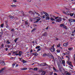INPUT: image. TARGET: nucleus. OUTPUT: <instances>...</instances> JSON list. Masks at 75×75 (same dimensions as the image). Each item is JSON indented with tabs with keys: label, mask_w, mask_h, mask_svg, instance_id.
<instances>
[{
	"label": "nucleus",
	"mask_w": 75,
	"mask_h": 75,
	"mask_svg": "<svg viewBox=\"0 0 75 75\" xmlns=\"http://www.w3.org/2000/svg\"><path fill=\"white\" fill-rule=\"evenodd\" d=\"M46 64L45 63H43L40 64L41 66H45L46 65Z\"/></svg>",
	"instance_id": "ddd939ff"
},
{
	"label": "nucleus",
	"mask_w": 75,
	"mask_h": 75,
	"mask_svg": "<svg viewBox=\"0 0 75 75\" xmlns=\"http://www.w3.org/2000/svg\"><path fill=\"white\" fill-rule=\"evenodd\" d=\"M6 43L7 44H10V42L9 41V40H8L7 41H6Z\"/></svg>",
	"instance_id": "aec40b11"
},
{
	"label": "nucleus",
	"mask_w": 75,
	"mask_h": 75,
	"mask_svg": "<svg viewBox=\"0 0 75 75\" xmlns=\"http://www.w3.org/2000/svg\"><path fill=\"white\" fill-rule=\"evenodd\" d=\"M56 22H61L62 21V18L60 17L56 20Z\"/></svg>",
	"instance_id": "7ed1b4c3"
},
{
	"label": "nucleus",
	"mask_w": 75,
	"mask_h": 75,
	"mask_svg": "<svg viewBox=\"0 0 75 75\" xmlns=\"http://www.w3.org/2000/svg\"><path fill=\"white\" fill-rule=\"evenodd\" d=\"M23 63H26V61H25L24 60H23Z\"/></svg>",
	"instance_id": "e433bc0d"
},
{
	"label": "nucleus",
	"mask_w": 75,
	"mask_h": 75,
	"mask_svg": "<svg viewBox=\"0 0 75 75\" xmlns=\"http://www.w3.org/2000/svg\"><path fill=\"white\" fill-rule=\"evenodd\" d=\"M57 52H60V50H57Z\"/></svg>",
	"instance_id": "79ce46f5"
},
{
	"label": "nucleus",
	"mask_w": 75,
	"mask_h": 75,
	"mask_svg": "<svg viewBox=\"0 0 75 75\" xmlns=\"http://www.w3.org/2000/svg\"><path fill=\"white\" fill-rule=\"evenodd\" d=\"M58 58L59 59V61H62V58H61V57H58Z\"/></svg>",
	"instance_id": "2eb2a0df"
},
{
	"label": "nucleus",
	"mask_w": 75,
	"mask_h": 75,
	"mask_svg": "<svg viewBox=\"0 0 75 75\" xmlns=\"http://www.w3.org/2000/svg\"><path fill=\"white\" fill-rule=\"evenodd\" d=\"M64 24L63 23L60 25V27H64Z\"/></svg>",
	"instance_id": "a211bd4d"
},
{
	"label": "nucleus",
	"mask_w": 75,
	"mask_h": 75,
	"mask_svg": "<svg viewBox=\"0 0 75 75\" xmlns=\"http://www.w3.org/2000/svg\"><path fill=\"white\" fill-rule=\"evenodd\" d=\"M34 30H35V28H34L33 30H32L31 31V32L34 31Z\"/></svg>",
	"instance_id": "de8ad7c7"
},
{
	"label": "nucleus",
	"mask_w": 75,
	"mask_h": 75,
	"mask_svg": "<svg viewBox=\"0 0 75 75\" xmlns=\"http://www.w3.org/2000/svg\"><path fill=\"white\" fill-rule=\"evenodd\" d=\"M49 56L50 58H54V57L50 53L49 54Z\"/></svg>",
	"instance_id": "0eeeda50"
},
{
	"label": "nucleus",
	"mask_w": 75,
	"mask_h": 75,
	"mask_svg": "<svg viewBox=\"0 0 75 75\" xmlns=\"http://www.w3.org/2000/svg\"><path fill=\"white\" fill-rule=\"evenodd\" d=\"M40 47L39 46H38L36 47V49H38V48H39Z\"/></svg>",
	"instance_id": "72a5a7b5"
},
{
	"label": "nucleus",
	"mask_w": 75,
	"mask_h": 75,
	"mask_svg": "<svg viewBox=\"0 0 75 75\" xmlns=\"http://www.w3.org/2000/svg\"><path fill=\"white\" fill-rule=\"evenodd\" d=\"M6 68H2L0 70V73H1L3 71H4V70H5Z\"/></svg>",
	"instance_id": "9d476101"
},
{
	"label": "nucleus",
	"mask_w": 75,
	"mask_h": 75,
	"mask_svg": "<svg viewBox=\"0 0 75 75\" xmlns=\"http://www.w3.org/2000/svg\"><path fill=\"white\" fill-rule=\"evenodd\" d=\"M15 55H18V54H17V53H16V54H15Z\"/></svg>",
	"instance_id": "e2e57ef3"
},
{
	"label": "nucleus",
	"mask_w": 75,
	"mask_h": 75,
	"mask_svg": "<svg viewBox=\"0 0 75 75\" xmlns=\"http://www.w3.org/2000/svg\"><path fill=\"white\" fill-rule=\"evenodd\" d=\"M59 18V17H55V19L56 20H57V18Z\"/></svg>",
	"instance_id": "c03bdc74"
},
{
	"label": "nucleus",
	"mask_w": 75,
	"mask_h": 75,
	"mask_svg": "<svg viewBox=\"0 0 75 75\" xmlns=\"http://www.w3.org/2000/svg\"><path fill=\"white\" fill-rule=\"evenodd\" d=\"M60 45H61L60 43L59 44L57 45V47H61Z\"/></svg>",
	"instance_id": "c85d7f7f"
},
{
	"label": "nucleus",
	"mask_w": 75,
	"mask_h": 75,
	"mask_svg": "<svg viewBox=\"0 0 75 75\" xmlns=\"http://www.w3.org/2000/svg\"><path fill=\"white\" fill-rule=\"evenodd\" d=\"M12 7H17V6L16 5H11Z\"/></svg>",
	"instance_id": "bb28decb"
},
{
	"label": "nucleus",
	"mask_w": 75,
	"mask_h": 75,
	"mask_svg": "<svg viewBox=\"0 0 75 75\" xmlns=\"http://www.w3.org/2000/svg\"><path fill=\"white\" fill-rule=\"evenodd\" d=\"M25 24H26V25H28V22H27V21H25Z\"/></svg>",
	"instance_id": "a19ab883"
},
{
	"label": "nucleus",
	"mask_w": 75,
	"mask_h": 75,
	"mask_svg": "<svg viewBox=\"0 0 75 75\" xmlns=\"http://www.w3.org/2000/svg\"><path fill=\"white\" fill-rule=\"evenodd\" d=\"M34 71H37V68H35L34 69Z\"/></svg>",
	"instance_id": "7c9ffc66"
},
{
	"label": "nucleus",
	"mask_w": 75,
	"mask_h": 75,
	"mask_svg": "<svg viewBox=\"0 0 75 75\" xmlns=\"http://www.w3.org/2000/svg\"><path fill=\"white\" fill-rule=\"evenodd\" d=\"M33 52V50H30V53H31Z\"/></svg>",
	"instance_id": "13d9d810"
},
{
	"label": "nucleus",
	"mask_w": 75,
	"mask_h": 75,
	"mask_svg": "<svg viewBox=\"0 0 75 75\" xmlns=\"http://www.w3.org/2000/svg\"><path fill=\"white\" fill-rule=\"evenodd\" d=\"M69 21L70 23H72V22H75V19L70 18L69 19Z\"/></svg>",
	"instance_id": "20e7f679"
},
{
	"label": "nucleus",
	"mask_w": 75,
	"mask_h": 75,
	"mask_svg": "<svg viewBox=\"0 0 75 75\" xmlns=\"http://www.w3.org/2000/svg\"><path fill=\"white\" fill-rule=\"evenodd\" d=\"M40 20H41V18H38L37 19V21L34 22V23H38V21H39Z\"/></svg>",
	"instance_id": "1a4fd4ad"
},
{
	"label": "nucleus",
	"mask_w": 75,
	"mask_h": 75,
	"mask_svg": "<svg viewBox=\"0 0 75 75\" xmlns=\"http://www.w3.org/2000/svg\"><path fill=\"white\" fill-rule=\"evenodd\" d=\"M33 54L34 55H35V56H36L38 55V54H37V53H33Z\"/></svg>",
	"instance_id": "412c9836"
},
{
	"label": "nucleus",
	"mask_w": 75,
	"mask_h": 75,
	"mask_svg": "<svg viewBox=\"0 0 75 75\" xmlns=\"http://www.w3.org/2000/svg\"><path fill=\"white\" fill-rule=\"evenodd\" d=\"M53 69H54V70L55 71V72H57L58 70H56V69H55V67H53Z\"/></svg>",
	"instance_id": "6ab92c4d"
},
{
	"label": "nucleus",
	"mask_w": 75,
	"mask_h": 75,
	"mask_svg": "<svg viewBox=\"0 0 75 75\" xmlns=\"http://www.w3.org/2000/svg\"><path fill=\"white\" fill-rule=\"evenodd\" d=\"M75 32V30H74L72 32V33H74Z\"/></svg>",
	"instance_id": "680f3d73"
},
{
	"label": "nucleus",
	"mask_w": 75,
	"mask_h": 75,
	"mask_svg": "<svg viewBox=\"0 0 75 75\" xmlns=\"http://www.w3.org/2000/svg\"><path fill=\"white\" fill-rule=\"evenodd\" d=\"M42 75H47V74H46L45 71H43L42 73Z\"/></svg>",
	"instance_id": "6e6552de"
},
{
	"label": "nucleus",
	"mask_w": 75,
	"mask_h": 75,
	"mask_svg": "<svg viewBox=\"0 0 75 75\" xmlns=\"http://www.w3.org/2000/svg\"><path fill=\"white\" fill-rule=\"evenodd\" d=\"M3 25H4V23H3L1 24V27H2V28L3 27Z\"/></svg>",
	"instance_id": "473e14b6"
},
{
	"label": "nucleus",
	"mask_w": 75,
	"mask_h": 75,
	"mask_svg": "<svg viewBox=\"0 0 75 75\" xmlns=\"http://www.w3.org/2000/svg\"><path fill=\"white\" fill-rule=\"evenodd\" d=\"M6 28H8V25L7 24H6Z\"/></svg>",
	"instance_id": "8fccbe9b"
},
{
	"label": "nucleus",
	"mask_w": 75,
	"mask_h": 75,
	"mask_svg": "<svg viewBox=\"0 0 75 75\" xmlns=\"http://www.w3.org/2000/svg\"><path fill=\"white\" fill-rule=\"evenodd\" d=\"M70 14H71V12H70V11H68L67 12V15H70Z\"/></svg>",
	"instance_id": "a878e982"
},
{
	"label": "nucleus",
	"mask_w": 75,
	"mask_h": 75,
	"mask_svg": "<svg viewBox=\"0 0 75 75\" xmlns=\"http://www.w3.org/2000/svg\"><path fill=\"white\" fill-rule=\"evenodd\" d=\"M63 54H64V55H69V53L67 52H66L65 53H64Z\"/></svg>",
	"instance_id": "b1692460"
},
{
	"label": "nucleus",
	"mask_w": 75,
	"mask_h": 75,
	"mask_svg": "<svg viewBox=\"0 0 75 75\" xmlns=\"http://www.w3.org/2000/svg\"><path fill=\"white\" fill-rule=\"evenodd\" d=\"M62 12L64 14H67V13L66 12H65L63 11Z\"/></svg>",
	"instance_id": "c756f323"
},
{
	"label": "nucleus",
	"mask_w": 75,
	"mask_h": 75,
	"mask_svg": "<svg viewBox=\"0 0 75 75\" xmlns=\"http://www.w3.org/2000/svg\"><path fill=\"white\" fill-rule=\"evenodd\" d=\"M55 40H58V38H56V39H55Z\"/></svg>",
	"instance_id": "0e129e2a"
},
{
	"label": "nucleus",
	"mask_w": 75,
	"mask_h": 75,
	"mask_svg": "<svg viewBox=\"0 0 75 75\" xmlns=\"http://www.w3.org/2000/svg\"><path fill=\"white\" fill-rule=\"evenodd\" d=\"M27 69V68H22V70H26Z\"/></svg>",
	"instance_id": "393cba45"
},
{
	"label": "nucleus",
	"mask_w": 75,
	"mask_h": 75,
	"mask_svg": "<svg viewBox=\"0 0 75 75\" xmlns=\"http://www.w3.org/2000/svg\"><path fill=\"white\" fill-rule=\"evenodd\" d=\"M17 40H18V39L17 38H16L15 40V42H17Z\"/></svg>",
	"instance_id": "58836bf2"
},
{
	"label": "nucleus",
	"mask_w": 75,
	"mask_h": 75,
	"mask_svg": "<svg viewBox=\"0 0 75 75\" xmlns=\"http://www.w3.org/2000/svg\"><path fill=\"white\" fill-rule=\"evenodd\" d=\"M9 17L10 19H13L14 18V17L12 16H9Z\"/></svg>",
	"instance_id": "dca6fc26"
},
{
	"label": "nucleus",
	"mask_w": 75,
	"mask_h": 75,
	"mask_svg": "<svg viewBox=\"0 0 75 75\" xmlns=\"http://www.w3.org/2000/svg\"><path fill=\"white\" fill-rule=\"evenodd\" d=\"M13 1L14 2V3H16V2H17V1L16 0H13Z\"/></svg>",
	"instance_id": "a18cd8bd"
},
{
	"label": "nucleus",
	"mask_w": 75,
	"mask_h": 75,
	"mask_svg": "<svg viewBox=\"0 0 75 75\" xmlns=\"http://www.w3.org/2000/svg\"><path fill=\"white\" fill-rule=\"evenodd\" d=\"M40 50H41V49H39L37 51H40Z\"/></svg>",
	"instance_id": "603ef678"
},
{
	"label": "nucleus",
	"mask_w": 75,
	"mask_h": 75,
	"mask_svg": "<svg viewBox=\"0 0 75 75\" xmlns=\"http://www.w3.org/2000/svg\"><path fill=\"white\" fill-rule=\"evenodd\" d=\"M43 36H47V32H45L44 33L42 34Z\"/></svg>",
	"instance_id": "f8f14e48"
},
{
	"label": "nucleus",
	"mask_w": 75,
	"mask_h": 75,
	"mask_svg": "<svg viewBox=\"0 0 75 75\" xmlns=\"http://www.w3.org/2000/svg\"><path fill=\"white\" fill-rule=\"evenodd\" d=\"M3 32L0 33V38H1V37H2V35H3Z\"/></svg>",
	"instance_id": "f3484780"
},
{
	"label": "nucleus",
	"mask_w": 75,
	"mask_h": 75,
	"mask_svg": "<svg viewBox=\"0 0 75 75\" xmlns=\"http://www.w3.org/2000/svg\"><path fill=\"white\" fill-rule=\"evenodd\" d=\"M11 31H12L13 32H14V29H12L11 30Z\"/></svg>",
	"instance_id": "49530a36"
},
{
	"label": "nucleus",
	"mask_w": 75,
	"mask_h": 75,
	"mask_svg": "<svg viewBox=\"0 0 75 75\" xmlns=\"http://www.w3.org/2000/svg\"><path fill=\"white\" fill-rule=\"evenodd\" d=\"M69 64V65H70V67H72V68H73V65L72 64V62H70L69 63H68Z\"/></svg>",
	"instance_id": "423d86ee"
},
{
	"label": "nucleus",
	"mask_w": 75,
	"mask_h": 75,
	"mask_svg": "<svg viewBox=\"0 0 75 75\" xmlns=\"http://www.w3.org/2000/svg\"><path fill=\"white\" fill-rule=\"evenodd\" d=\"M5 50H6V51H7V50H8V48H6L5 49Z\"/></svg>",
	"instance_id": "4d7b16f0"
},
{
	"label": "nucleus",
	"mask_w": 75,
	"mask_h": 75,
	"mask_svg": "<svg viewBox=\"0 0 75 75\" xmlns=\"http://www.w3.org/2000/svg\"><path fill=\"white\" fill-rule=\"evenodd\" d=\"M74 61H75V54H74Z\"/></svg>",
	"instance_id": "37998d69"
},
{
	"label": "nucleus",
	"mask_w": 75,
	"mask_h": 75,
	"mask_svg": "<svg viewBox=\"0 0 75 75\" xmlns=\"http://www.w3.org/2000/svg\"><path fill=\"white\" fill-rule=\"evenodd\" d=\"M50 20L52 21H55V19H54L53 18L51 17L50 18Z\"/></svg>",
	"instance_id": "4be33fe9"
},
{
	"label": "nucleus",
	"mask_w": 75,
	"mask_h": 75,
	"mask_svg": "<svg viewBox=\"0 0 75 75\" xmlns=\"http://www.w3.org/2000/svg\"><path fill=\"white\" fill-rule=\"evenodd\" d=\"M63 28H64L65 29H66V30H67V27H66V26L65 25H64L63 27Z\"/></svg>",
	"instance_id": "5701e85b"
},
{
	"label": "nucleus",
	"mask_w": 75,
	"mask_h": 75,
	"mask_svg": "<svg viewBox=\"0 0 75 75\" xmlns=\"http://www.w3.org/2000/svg\"><path fill=\"white\" fill-rule=\"evenodd\" d=\"M40 14H41V15H43V13H42V12H40Z\"/></svg>",
	"instance_id": "6e6d98bb"
},
{
	"label": "nucleus",
	"mask_w": 75,
	"mask_h": 75,
	"mask_svg": "<svg viewBox=\"0 0 75 75\" xmlns=\"http://www.w3.org/2000/svg\"><path fill=\"white\" fill-rule=\"evenodd\" d=\"M46 55V54H44L43 55V56H45Z\"/></svg>",
	"instance_id": "338daca9"
},
{
	"label": "nucleus",
	"mask_w": 75,
	"mask_h": 75,
	"mask_svg": "<svg viewBox=\"0 0 75 75\" xmlns=\"http://www.w3.org/2000/svg\"><path fill=\"white\" fill-rule=\"evenodd\" d=\"M13 66H15V64H12Z\"/></svg>",
	"instance_id": "69168bd1"
},
{
	"label": "nucleus",
	"mask_w": 75,
	"mask_h": 75,
	"mask_svg": "<svg viewBox=\"0 0 75 75\" xmlns=\"http://www.w3.org/2000/svg\"><path fill=\"white\" fill-rule=\"evenodd\" d=\"M62 64H65V61H64V60L62 61Z\"/></svg>",
	"instance_id": "2f4dec72"
},
{
	"label": "nucleus",
	"mask_w": 75,
	"mask_h": 75,
	"mask_svg": "<svg viewBox=\"0 0 75 75\" xmlns=\"http://www.w3.org/2000/svg\"><path fill=\"white\" fill-rule=\"evenodd\" d=\"M69 62V61H68L67 62V64H68Z\"/></svg>",
	"instance_id": "3c124183"
},
{
	"label": "nucleus",
	"mask_w": 75,
	"mask_h": 75,
	"mask_svg": "<svg viewBox=\"0 0 75 75\" xmlns=\"http://www.w3.org/2000/svg\"><path fill=\"white\" fill-rule=\"evenodd\" d=\"M68 43L67 42L64 44H63V46H64V47H67V46L68 45Z\"/></svg>",
	"instance_id": "9b49d317"
},
{
	"label": "nucleus",
	"mask_w": 75,
	"mask_h": 75,
	"mask_svg": "<svg viewBox=\"0 0 75 75\" xmlns=\"http://www.w3.org/2000/svg\"><path fill=\"white\" fill-rule=\"evenodd\" d=\"M17 52H17V51L13 52V54H17Z\"/></svg>",
	"instance_id": "cd10ccee"
},
{
	"label": "nucleus",
	"mask_w": 75,
	"mask_h": 75,
	"mask_svg": "<svg viewBox=\"0 0 75 75\" xmlns=\"http://www.w3.org/2000/svg\"><path fill=\"white\" fill-rule=\"evenodd\" d=\"M36 14H37V15H38V16H40V14H38V13H36Z\"/></svg>",
	"instance_id": "5fc2aeb1"
},
{
	"label": "nucleus",
	"mask_w": 75,
	"mask_h": 75,
	"mask_svg": "<svg viewBox=\"0 0 75 75\" xmlns=\"http://www.w3.org/2000/svg\"><path fill=\"white\" fill-rule=\"evenodd\" d=\"M50 51L52 52H54L55 51V49L54 48V47L53 46H52L51 48L50 49Z\"/></svg>",
	"instance_id": "f03ea898"
},
{
	"label": "nucleus",
	"mask_w": 75,
	"mask_h": 75,
	"mask_svg": "<svg viewBox=\"0 0 75 75\" xmlns=\"http://www.w3.org/2000/svg\"><path fill=\"white\" fill-rule=\"evenodd\" d=\"M0 64L2 66L5 65V63H4V62L3 61H1L0 62Z\"/></svg>",
	"instance_id": "39448f33"
},
{
	"label": "nucleus",
	"mask_w": 75,
	"mask_h": 75,
	"mask_svg": "<svg viewBox=\"0 0 75 75\" xmlns=\"http://www.w3.org/2000/svg\"><path fill=\"white\" fill-rule=\"evenodd\" d=\"M63 20H65V18H63Z\"/></svg>",
	"instance_id": "774afa93"
},
{
	"label": "nucleus",
	"mask_w": 75,
	"mask_h": 75,
	"mask_svg": "<svg viewBox=\"0 0 75 75\" xmlns=\"http://www.w3.org/2000/svg\"><path fill=\"white\" fill-rule=\"evenodd\" d=\"M70 16H74V14L73 13H70Z\"/></svg>",
	"instance_id": "4c0bfd02"
},
{
	"label": "nucleus",
	"mask_w": 75,
	"mask_h": 75,
	"mask_svg": "<svg viewBox=\"0 0 75 75\" xmlns=\"http://www.w3.org/2000/svg\"><path fill=\"white\" fill-rule=\"evenodd\" d=\"M29 13H30H30H32V11H30L29 12Z\"/></svg>",
	"instance_id": "864d4df0"
},
{
	"label": "nucleus",
	"mask_w": 75,
	"mask_h": 75,
	"mask_svg": "<svg viewBox=\"0 0 75 75\" xmlns=\"http://www.w3.org/2000/svg\"><path fill=\"white\" fill-rule=\"evenodd\" d=\"M68 49L69 50H72V49L71 47H69V48Z\"/></svg>",
	"instance_id": "09e8293b"
},
{
	"label": "nucleus",
	"mask_w": 75,
	"mask_h": 75,
	"mask_svg": "<svg viewBox=\"0 0 75 75\" xmlns=\"http://www.w3.org/2000/svg\"><path fill=\"white\" fill-rule=\"evenodd\" d=\"M48 27H47L46 28V30H48Z\"/></svg>",
	"instance_id": "052dcab7"
},
{
	"label": "nucleus",
	"mask_w": 75,
	"mask_h": 75,
	"mask_svg": "<svg viewBox=\"0 0 75 75\" xmlns=\"http://www.w3.org/2000/svg\"><path fill=\"white\" fill-rule=\"evenodd\" d=\"M54 75H57V73H54Z\"/></svg>",
	"instance_id": "bf43d9fd"
},
{
	"label": "nucleus",
	"mask_w": 75,
	"mask_h": 75,
	"mask_svg": "<svg viewBox=\"0 0 75 75\" xmlns=\"http://www.w3.org/2000/svg\"><path fill=\"white\" fill-rule=\"evenodd\" d=\"M52 74H53V72H50V75H52Z\"/></svg>",
	"instance_id": "ea45409f"
},
{
	"label": "nucleus",
	"mask_w": 75,
	"mask_h": 75,
	"mask_svg": "<svg viewBox=\"0 0 75 75\" xmlns=\"http://www.w3.org/2000/svg\"><path fill=\"white\" fill-rule=\"evenodd\" d=\"M23 54V52H22V51H19V56H21V54Z\"/></svg>",
	"instance_id": "4468645a"
},
{
	"label": "nucleus",
	"mask_w": 75,
	"mask_h": 75,
	"mask_svg": "<svg viewBox=\"0 0 75 75\" xmlns=\"http://www.w3.org/2000/svg\"><path fill=\"white\" fill-rule=\"evenodd\" d=\"M57 64L59 67H59H60V64H59V63H58Z\"/></svg>",
	"instance_id": "c9c22d12"
},
{
	"label": "nucleus",
	"mask_w": 75,
	"mask_h": 75,
	"mask_svg": "<svg viewBox=\"0 0 75 75\" xmlns=\"http://www.w3.org/2000/svg\"><path fill=\"white\" fill-rule=\"evenodd\" d=\"M43 13L45 15H43L41 17L42 18H46V20H50V18L49 17V15L48 13L45 11H43Z\"/></svg>",
	"instance_id": "f257e3e1"
},
{
	"label": "nucleus",
	"mask_w": 75,
	"mask_h": 75,
	"mask_svg": "<svg viewBox=\"0 0 75 75\" xmlns=\"http://www.w3.org/2000/svg\"><path fill=\"white\" fill-rule=\"evenodd\" d=\"M7 47H8V48H10V47H11V45H7Z\"/></svg>",
	"instance_id": "f704fd0d"
}]
</instances>
